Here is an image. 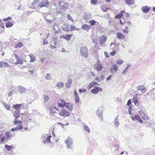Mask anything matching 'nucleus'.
Listing matches in <instances>:
<instances>
[{
    "label": "nucleus",
    "instance_id": "1",
    "mask_svg": "<svg viewBox=\"0 0 155 155\" xmlns=\"http://www.w3.org/2000/svg\"><path fill=\"white\" fill-rule=\"evenodd\" d=\"M80 53L81 55L85 58L88 56V52L87 48L85 47H81L80 49Z\"/></svg>",
    "mask_w": 155,
    "mask_h": 155
},
{
    "label": "nucleus",
    "instance_id": "2",
    "mask_svg": "<svg viewBox=\"0 0 155 155\" xmlns=\"http://www.w3.org/2000/svg\"><path fill=\"white\" fill-rule=\"evenodd\" d=\"M104 108L103 107L101 106L99 107L96 111V113L99 117L100 120H103V113Z\"/></svg>",
    "mask_w": 155,
    "mask_h": 155
},
{
    "label": "nucleus",
    "instance_id": "3",
    "mask_svg": "<svg viewBox=\"0 0 155 155\" xmlns=\"http://www.w3.org/2000/svg\"><path fill=\"white\" fill-rule=\"evenodd\" d=\"M99 38V44L101 46L103 47L104 46V44L107 39V37L105 35H102L100 36Z\"/></svg>",
    "mask_w": 155,
    "mask_h": 155
},
{
    "label": "nucleus",
    "instance_id": "4",
    "mask_svg": "<svg viewBox=\"0 0 155 155\" xmlns=\"http://www.w3.org/2000/svg\"><path fill=\"white\" fill-rule=\"evenodd\" d=\"M49 5V2L48 0H43L38 4L41 8L43 7H48Z\"/></svg>",
    "mask_w": 155,
    "mask_h": 155
},
{
    "label": "nucleus",
    "instance_id": "5",
    "mask_svg": "<svg viewBox=\"0 0 155 155\" xmlns=\"http://www.w3.org/2000/svg\"><path fill=\"white\" fill-rule=\"evenodd\" d=\"M94 67L95 69L98 71H101L103 68L101 63L99 62L98 60H97V63L94 65Z\"/></svg>",
    "mask_w": 155,
    "mask_h": 155
},
{
    "label": "nucleus",
    "instance_id": "6",
    "mask_svg": "<svg viewBox=\"0 0 155 155\" xmlns=\"http://www.w3.org/2000/svg\"><path fill=\"white\" fill-rule=\"evenodd\" d=\"M102 91V89L97 86H94V88L91 90V92L92 93L97 94L98 93L99 91Z\"/></svg>",
    "mask_w": 155,
    "mask_h": 155
},
{
    "label": "nucleus",
    "instance_id": "7",
    "mask_svg": "<svg viewBox=\"0 0 155 155\" xmlns=\"http://www.w3.org/2000/svg\"><path fill=\"white\" fill-rule=\"evenodd\" d=\"M58 6L60 8L65 10L67 8L68 5L67 3L62 2H60L58 4Z\"/></svg>",
    "mask_w": 155,
    "mask_h": 155
},
{
    "label": "nucleus",
    "instance_id": "8",
    "mask_svg": "<svg viewBox=\"0 0 155 155\" xmlns=\"http://www.w3.org/2000/svg\"><path fill=\"white\" fill-rule=\"evenodd\" d=\"M59 114L63 117H68L70 116V113L65 110L63 109L61 110Z\"/></svg>",
    "mask_w": 155,
    "mask_h": 155
},
{
    "label": "nucleus",
    "instance_id": "9",
    "mask_svg": "<svg viewBox=\"0 0 155 155\" xmlns=\"http://www.w3.org/2000/svg\"><path fill=\"white\" fill-rule=\"evenodd\" d=\"M130 118L134 121L136 120L138 121L140 123H142L143 122V120L138 115H135L134 117H131Z\"/></svg>",
    "mask_w": 155,
    "mask_h": 155
},
{
    "label": "nucleus",
    "instance_id": "10",
    "mask_svg": "<svg viewBox=\"0 0 155 155\" xmlns=\"http://www.w3.org/2000/svg\"><path fill=\"white\" fill-rule=\"evenodd\" d=\"M58 105L59 107H64V105L66 104V102L65 101L61 99H59L58 100Z\"/></svg>",
    "mask_w": 155,
    "mask_h": 155
},
{
    "label": "nucleus",
    "instance_id": "11",
    "mask_svg": "<svg viewBox=\"0 0 155 155\" xmlns=\"http://www.w3.org/2000/svg\"><path fill=\"white\" fill-rule=\"evenodd\" d=\"M18 89L21 94L25 93L26 90V88L25 87L21 85L18 86Z\"/></svg>",
    "mask_w": 155,
    "mask_h": 155
},
{
    "label": "nucleus",
    "instance_id": "12",
    "mask_svg": "<svg viewBox=\"0 0 155 155\" xmlns=\"http://www.w3.org/2000/svg\"><path fill=\"white\" fill-rule=\"evenodd\" d=\"M110 71L112 73L116 72L118 70V66L116 64H113L110 68Z\"/></svg>",
    "mask_w": 155,
    "mask_h": 155
},
{
    "label": "nucleus",
    "instance_id": "13",
    "mask_svg": "<svg viewBox=\"0 0 155 155\" xmlns=\"http://www.w3.org/2000/svg\"><path fill=\"white\" fill-rule=\"evenodd\" d=\"M150 8L147 6H144L142 8V10L143 12L147 13L149 12Z\"/></svg>",
    "mask_w": 155,
    "mask_h": 155
},
{
    "label": "nucleus",
    "instance_id": "14",
    "mask_svg": "<svg viewBox=\"0 0 155 155\" xmlns=\"http://www.w3.org/2000/svg\"><path fill=\"white\" fill-rule=\"evenodd\" d=\"M81 28L83 30L88 31L89 30L91 29V27L87 24H84L81 26Z\"/></svg>",
    "mask_w": 155,
    "mask_h": 155
},
{
    "label": "nucleus",
    "instance_id": "15",
    "mask_svg": "<svg viewBox=\"0 0 155 155\" xmlns=\"http://www.w3.org/2000/svg\"><path fill=\"white\" fill-rule=\"evenodd\" d=\"M74 95L76 103H78L80 101V99L78 94L76 90H75L74 91Z\"/></svg>",
    "mask_w": 155,
    "mask_h": 155
},
{
    "label": "nucleus",
    "instance_id": "16",
    "mask_svg": "<svg viewBox=\"0 0 155 155\" xmlns=\"http://www.w3.org/2000/svg\"><path fill=\"white\" fill-rule=\"evenodd\" d=\"M72 35L67 34L65 35H62L61 36V37L62 38L66 39L67 41H68L70 39Z\"/></svg>",
    "mask_w": 155,
    "mask_h": 155
},
{
    "label": "nucleus",
    "instance_id": "17",
    "mask_svg": "<svg viewBox=\"0 0 155 155\" xmlns=\"http://www.w3.org/2000/svg\"><path fill=\"white\" fill-rule=\"evenodd\" d=\"M9 66V64L6 62L0 61V68L6 67Z\"/></svg>",
    "mask_w": 155,
    "mask_h": 155
},
{
    "label": "nucleus",
    "instance_id": "18",
    "mask_svg": "<svg viewBox=\"0 0 155 155\" xmlns=\"http://www.w3.org/2000/svg\"><path fill=\"white\" fill-rule=\"evenodd\" d=\"M22 106V104H18L13 105L12 107L15 109H16V110H20V108Z\"/></svg>",
    "mask_w": 155,
    "mask_h": 155
},
{
    "label": "nucleus",
    "instance_id": "19",
    "mask_svg": "<svg viewBox=\"0 0 155 155\" xmlns=\"http://www.w3.org/2000/svg\"><path fill=\"white\" fill-rule=\"evenodd\" d=\"M20 110H16L13 114V116L15 118L18 119L20 117Z\"/></svg>",
    "mask_w": 155,
    "mask_h": 155
},
{
    "label": "nucleus",
    "instance_id": "20",
    "mask_svg": "<svg viewBox=\"0 0 155 155\" xmlns=\"http://www.w3.org/2000/svg\"><path fill=\"white\" fill-rule=\"evenodd\" d=\"M124 11H121L120 12L117 14L115 16V18L116 19H120L123 16V13L124 12Z\"/></svg>",
    "mask_w": 155,
    "mask_h": 155
},
{
    "label": "nucleus",
    "instance_id": "21",
    "mask_svg": "<svg viewBox=\"0 0 155 155\" xmlns=\"http://www.w3.org/2000/svg\"><path fill=\"white\" fill-rule=\"evenodd\" d=\"M62 30L64 31H69L70 29L69 26L67 25H64L62 27Z\"/></svg>",
    "mask_w": 155,
    "mask_h": 155
},
{
    "label": "nucleus",
    "instance_id": "22",
    "mask_svg": "<svg viewBox=\"0 0 155 155\" xmlns=\"http://www.w3.org/2000/svg\"><path fill=\"white\" fill-rule=\"evenodd\" d=\"M117 38L119 39H124L125 38V35L120 32L117 33Z\"/></svg>",
    "mask_w": 155,
    "mask_h": 155
},
{
    "label": "nucleus",
    "instance_id": "23",
    "mask_svg": "<svg viewBox=\"0 0 155 155\" xmlns=\"http://www.w3.org/2000/svg\"><path fill=\"white\" fill-rule=\"evenodd\" d=\"M72 80L71 79H69L68 81L66 83V87L67 88H69L71 85L72 84Z\"/></svg>",
    "mask_w": 155,
    "mask_h": 155
},
{
    "label": "nucleus",
    "instance_id": "24",
    "mask_svg": "<svg viewBox=\"0 0 155 155\" xmlns=\"http://www.w3.org/2000/svg\"><path fill=\"white\" fill-rule=\"evenodd\" d=\"M64 106L70 109H73L72 104L70 103H66Z\"/></svg>",
    "mask_w": 155,
    "mask_h": 155
},
{
    "label": "nucleus",
    "instance_id": "25",
    "mask_svg": "<svg viewBox=\"0 0 155 155\" xmlns=\"http://www.w3.org/2000/svg\"><path fill=\"white\" fill-rule=\"evenodd\" d=\"M118 116H117L114 120V124L115 126L117 127L119 125V123L118 121Z\"/></svg>",
    "mask_w": 155,
    "mask_h": 155
},
{
    "label": "nucleus",
    "instance_id": "26",
    "mask_svg": "<svg viewBox=\"0 0 155 155\" xmlns=\"http://www.w3.org/2000/svg\"><path fill=\"white\" fill-rule=\"evenodd\" d=\"M2 104H3V105L4 106L5 108L6 109L8 110H10V107L8 104H6L5 102L4 101L2 102Z\"/></svg>",
    "mask_w": 155,
    "mask_h": 155
},
{
    "label": "nucleus",
    "instance_id": "27",
    "mask_svg": "<svg viewBox=\"0 0 155 155\" xmlns=\"http://www.w3.org/2000/svg\"><path fill=\"white\" fill-rule=\"evenodd\" d=\"M105 78V77L102 75L101 77H96L95 78V80L99 81H101L102 80L104 79Z\"/></svg>",
    "mask_w": 155,
    "mask_h": 155
},
{
    "label": "nucleus",
    "instance_id": "28",
    "mask_svg": "<svg viewBox=\"0 0 155 155\" xmlns=\"http://www.w3.org/2000/svg\"><path fill=\"white\" fill-rule=\"evenodd\" d=\"M133 100L135 105L138 106L139 105V102L138 100L137 97L134 96Z\"/></svg>",
    "mask_w": 155,
    "mask_h": 155
},
{
    "label": "nucleus",
    "instance_id": "29",
    "mask_svg": "<svg viewBox=\"0 0 155 155\" xmlns=\"http://www.w3.org/2000/svg\"><path fill=\"white\" fill-rule=\"evenodd\" d=\"M136 88L138 90H144L146 89L145 86L143 85H140L137 86Z\"/></svg>",
    "mask_w": 155,
    "mask_h": 155
},
{
    "label": "nucleus",
    "instance_id": "30",
    "mask_svg": "<svg viewBox=\"0 0 155 155\" xmlns=\"http://www.w3.org/2000/svg\"><path fill=\"white\" fill-rule=\"evenodd\" d=\"M51 136H48L45 140H43V142L44 143H49L50 142V138Z\"/></svg>",
    "mask_w": 155,
    "mask_h": 155
},
{
    "label": "nucleus",
    "instance_id": "31",
    "mask_svg": "<svg viewBox=\"0 0 155 155\" xmlns=\"http://www.w3.org/2000/svg\"><path fill=\"white\" fill-rule=\"evenodd\" d=\"M13 25V23L12 22L9 21L7 22L5 26L7 28H10L12 27Z\"/></svg>",
    "mask_w": 155,
    "mask_h": 155
},
{
    "label": "nucleus",
    "instance_id": "32",
    "mask_svg": "<svg viewBox=\"0 0 155 155\" xmlns=\"http://www.w3.org/2000/svg\"><path fill=\"white\" fill-rule=\"evenodd\" d=\"M125 2L126 4L129 5H132L134 3L133 0H125Z\"/></svg>",
    "mask_w": 155,
    "mask_h": 155
},
{
    "label": "nucleus",
    "instance_id": "33",
    "mask_svg": "<svg viewBox=\"0 0 155 155\" xmlns=\"http://www.w3.org/2000/svg\"><path fill=\"white\" fill-rule=\"evenodd\" d=\"M57 87L60 88L64 86V83L62 82H59L56 85Z\"/></svg>",
    "mask_w": 155,
    "mask_h": 155
},
{
    "label": "nucleus",
    "instance_id": "34",
    "mask_svg": "<svg viewBox=\"0 0 155 155\" xmlns=\"http://www.w3.org/2000/svg\"><path fill=\"white\" fill-rule=\"evenodd\" d=\"M5 147L8 150L10 151L13 148V146L12 145L9 146L6 144L5 145Z\"/></svg>",
    "mask_w": 155,
    "mask_h": 155
},
{
    "label": "nucleus",
    "instance_id": "35",
    "mask_svg": "<svg viewBox=\"0 0 155 155\" xmlns=\"http://www.w3.org/2000/svg\"><path fill=\"white\" fill-rule=\"evenodd\" d=\"M23 46V45L22 43L20 42L18 43L15 46V48H20L22 47Z\"/></svg>",
    "mask_w": 155,
    "mask_h": 155
},
{
    "label": "nucleus",
    "instance_id": "36",
    "mask_svg": "<svg viewBox=\"0 0 155 155\" xmlns=\"http://www.w3.org/2000/svg\"><path fill=\"white\" fill-rule=\"evenodd\" d=\"M83 126L84 129L86 130L88 133H89L90 132V130L89 127L85 124H84Z\"/></svg>",
    "mask_w": 155,
    "mask_h": 155
},
{
    "label": "nucleus",
    "instance_id": "37",
    "mask_svg": "<svg viewBox=\"0 0 155 155\" xmlns=\"http://www.w3.org/2000/svg\"><path fill=\"white\" fill-rule=\"evenodd\" d=\"M16 61V64H22L23 63L22 60L20 58L18 59Z\"/></svg>",
    "mask_w": 155,
    "mask_h": 155
},
{
    "label": "nucleus",
    "instance_id": "38",
    "mask_svg": "<svg viewBox=\"0 0 155 155\" xmlns=\"http://www.w3.org/2000/svg\"><path fill=\"white\" fill-rule=\"evenodd\" d=\"M89 23H90L91 25L94 26L97 23V22L94 20H93L90 21Z\"/></svg>",
    "mask_w": 155,
    "mask_h": 155
},
{
    "label": "nucleus",
    "instance_id": "39",
    "mask_svg": "<svg viewBox=\"0 0 155 155\" xmlns=\"http://www.w3.org/2000/svg\"><path fill=\"white\" fill-rule=\"evenodd\" d=\"M17 118H15L14 120V123L15 124H21L22 123V121L20 120H17Z\"/></svg>",
    "mask_w": 155,
    "mask_h": 155
},
{
    "label": "nucleus",
    "instance_id": "40",
    "mask_svg": "<svg viewBox=\"0 0 155 155\" xmlns=\"http://www.w3.org/2000/svg\"><path fill=\"white\" fill-rule=\"evenodd\" d=\"M131 66L130 64H128V65L124 69L123 72H122V74H125V72L127 71V70Z\"/></svg>",
    "mask_w": 155,
    "mask_h": 155
},
{
    "label": "nucleus",
    "instance_id": "41",
    "mask_svg": "<svg viewBox=\"0 0 155 155\" xmlns=\"http://www.w3.org/2000/svg\"><path fill=\"white\" fill-rule=\"evenodd\" d=\"M69 142L70 140L68 139L66 140L65 141V143L67 144V146L68 148H69L70 147L69 144Z\"/></svg>",
    "mask_w": 155,
    "mask_h": 155
},
{
    "label": "nucleus",
    "instance_id": "42",
    "mask_svg": "<svg viewBox=\"0 0 155 155\" xmlns=\"http://www.w3.org/2000/svg\"><path fill=\"white\" fill-rule=\"evenodd\" d=\"M43 96H44V101H45V102H46L49 99V97L47 95H43Z\"/></svg>",
    "mask_w": 155,
    "mask_h": 155
},
{
    "label": "nucleus",
    "instance_id": "43",
    "mask_svg": "<svg viewBox=\"0 0 155 155\" xmlns=\"http://www.w3.org/2000/svg\"><path fill=\"white\" fill-rule=\"evenodd\" d=\"M29 56L31 58V60L30 61L31 62H33L35 59V56L31 54H30Z\"/></svg>",
    "mask_w": 155,
    "mask_h": 155
},
{
    "label": "nucleus",
    "instance_id": "44",
    "mask_svg": "<svg viewBox=\"0 0 155 155\" xmlns=\"http://www.w3.org/2000/svg\"><path fill=\"white\" fill-rule=\"evenodd\" d=\"M94 84H93L92 82H91L89 85H88L87 87V88L88 89H91L93 86H94Z\"/></svg>",
    "mask_w": 155,
    "mask_h": 155
},
{
    "label": "nucleus",
    "instance_id": "45",
    "mask_svg": "<svg viewBox=\"0 0 155 155\" xmlns=\"http://www.w3.org/2000/svg\"><path fill=\"white\" fill-rule=\"evenodd\" d=\"M124 61L122 60H118L116 62L117 64L120 65L122 64Z\"/></svg>",
    "mask_w": 155,
    "mask_h": 155
},
{
    "label": "nucleus",
    "instance_id": "46",
    "mask_svg": "<svg viewBox=\"0 0 155 155\" xmlns=\"http://www.w3.org/2000/svg\"><path fill=\"white\" fill-rule=\"evenodd\" d=\"M39 2V0H34L31 4V5H34Z\"/></svg>",
    "mask_w": 155,
    "mask_h": 155
},
{
    "label": "nucleus",
    "instance_id": "47",
    "mask_svg": "<svg viewBox=\"0 0 155 155\" xmlns=\"http://www.w3.org/2000/svg\"><path fill=\"white\" fill-rule=\"evenodd\" d=\"M67 17L68 20L71 21L72 22H73L74 21V20L72 18L69 14H68Z\"/></svg>",
    "mask_w": 155,
    "mask_h": 155
},
{
    "label": "nucleus",
    "instance_id": "48",
    "mask_svg": "<svg viewBox=\"0 0 155 155\" xmlns=\"http://www.w3.org/2000/svg\"><path fill=\"white\" fill-rule=\"evenodd\" d=\"M139 114L141 115L145 116V114L144 111L142 110L139 111Z\"/></svg>",
    "mask_w": 155,
    "mask_h": 155
},
{
    "label": "nucleus",
    "instance_id": "49",
    "mask_svg": "<svg viewBox=\"0 0 155 155\" xmlns=\"http://www.w3.org/2000/svg\"><path fill=\"white\" fill-rule=\"evenodd\" d=\"M97 0H91V3L92 4L96 5L97 3Z\"/></svg>",
    "mask_w": 155,
    "mask_h": 155
},
{
    "label": "nucleus",
    "instance_id": "50",
    "mask_svg": "<svg viewBox=\"0 0 155 155\" xmlns=\"http://www.w3.org/2000/svg\"><path fill=\"white\" fill-rule=\"evenodd\" d=\"M47 80H49L51 79V74H46V76L45 77Z\"/></svg>",
    "mask_w": 155,
    "mask_h": 155
},
{
    "label": "nucleus",
    "instance_id": "51",
    "mask_svg": "<svg viewBox=\"0 0 155 155\" xmlns=\"http://www.w3.org/2000/svg\"><path fill=\"white\" fill-rule=\"evenodd\" d=\"M11 18H12L11 17L9 16L6 18L3 19V20L4 21H8L10 20H11Z\"/></svg>",
    "mask_w": 155,
    "mask_h": 155
},
{
    "label": "nucleus",
    "instance_id": "52",
    "mask_svg": "<svg viewBox=\"0 0 155 155\" xmlns=\"http://www.w3.org/2000/svg\"><path fill=\"white\" fill-rule=\"evenodd\" d=\"M16 127L18 130L22 129L23 128L22 125H18Z\"/></svg>",
    "mask_w": 155,
    "mask_h": 155
},
{
    "label": "nucleus",
    "instance_id": "53",
    "mask_svg": "<svg viewBox=\"0 0 155 155\" xmlns=\"http://www.w3.org/2000/svg\"><path fill=\"white\" fill-rule=\"evenodd\" d=\"M79 92L81 93H82V92H86V90L85 89H79Z\"/></svg>",
    "mask_w": 155,
    "mask_h": 155
},
{
    "label": "nucleus",
    "instance_id": "54",
    "mask_svg": "<svg viewBox=\"0 0 155 155\" xmlns=\"http://www.w3.org/2000/svg\"><path fill=\"white\" fill-rule=\"evenodd\" d=\"M131 101L130 99H129L128 100L127 104V105L128 106H129L131 104Z\"/></svg>",
    "mask_w": 155,
    "mask_h": 155
},
{
    "label": "nucleus",
    "instance_id": "55",
    "mask_svg": "<svg viewBox=\"0 0 155 155\" xmlns=\"http://www.w3.org/2000/svg\"><path fill=\"white\" fill-rule=\"evenodd\" d=\"M71 31H74L75 30V27L73 25H71L70 26Z\"/></svg>",
    "mask_w": 155,
    "mask_h": 155
},
{
    "label": "nucleus",
    "instance_id": "56",
    "mask_svg": "<svg viewBox=\"0 0 155 155\" xmlns=\"http://www.w3.org/2000/svg\"><path fill=\"white\" fill-rule=\"evenodd\" d=\"M116 53V52L115 51L111 52L110 53V54L112 56H114Z\"/></svg>",
    "mask_w": 155,
    "mask_h": 155
},
{
    "label": "nucleus",
    "instance_id": "57",
    "mask_svg": "<svg viewBox=\"0 0 155 155\" xmlns=\"http://www.w3.org/2000/svg\"><path fill=\"white\" fill-rule=\"evenodd\" d=\"M13 91H11L9 92V93H8V97H11L13 95Z\"/></svg>",
    "mask_w": 155,
    "mask_h": 155
},
{
    "label": "nucleus",
    "instance_id": "58",
    "mask_svg": "<svg viewBox=\"0 0 155 155\" xmlns=\"http://www.w3.org/2000/svg\"><path fill=\"white\" fill-rule=\"evenodd\" d=\"M46 21L47 22L49 23H52L53 22V20H52L48 19H46Z\"/></svg>",
    "mask_w": 155,
    "mask_h": 155
},
{
    "label": "nucleus",
    "instance_id": "59",
    "mask_svg": "<svg viewBox=\"0 0 155 155\" xmlns=\"http://www.w3.org/2000/svg\"><path fill=\"white\" fill-rule=\"evenodd\" d=\"M104 54L106 58H108L109 57V56L108 54V53L107 52L105 51L104 52Z\"/></svg>",
    "mask_w": 155,
    "mask_h": 155
},
{
    "label": "nucleus",
    "instance_id": "60",
    "mask_svg": "<svg viewBox=\"0 0 155 155\" xmlns=\"http://www.w3.org/2000/svg\"><path fill=\"white\" fill-rule=\"evenodd\" d=\"M112 77L111 75H109L106 78V80L108 81L110 80Z\"/></svg>",
    "mask_w": 155,
    "mask_h": 155
},
{
    "label": "nucleus",
    "instance_id": "61",
    "mask_svg": "<svg viewBox=\"0 0 155 155\" xmlns=\"http://www.w3.org/2000/svg\"><path fill=\"white\" fill-rule=\"evenodd\" d=\"M56 113L55 110L54 109H51L50 110V113L53 114L54 113Z\"/></svg>",
    "mask_w": 155,
    "mask_h": 155
},
{
    "label": "nucleus",
    "instance_id": "62",
    "mask_svg": "<svg viewBox=\"0 0 155 155\" xmlns=\"http://www.w3.org/2000/svg\"><path fill=\"white\" fill-rule=\"evenodd\" d=\"M11 130L13 132L14 131H17V130H18L17 128V127H15L14 128H12L11 129Z\"/></svg>",
    "mask_w": 155,
    "mask_h": 155
},
{
    "label": "nucleus",
    "instance_id": "63",
    "mask_svg": "<svg viewBox=\"0 0 155 155\" xmlns=\"http://www.w3.org/2000/svg\"><path fill=\"white\" fill-rule=\"evenodd\" d=\"M123 32L126 34H127L128 33L129 31H128L126 29H124L123 30Z\"/></svg>",
    "mask_w": 155,
    "mask_h": 155
},
{
    "label": "nucleus",
    "instance_id": "64",
    "mask_svg": "<svg viewBox=\"0 0 155 155\" xmlns=\"http://www.w3.org/2000/svg\"><path fill=\"white\" fill-rule=\"evenodd\" d=\"M91 74L92 77H95V74L94 73L93 71H91Z\"/></svg>",
    "mask_w": 155,
    "mask_h": 155
}]
</instances>
